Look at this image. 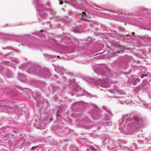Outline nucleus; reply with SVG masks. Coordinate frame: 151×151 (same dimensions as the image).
Wrapping results in <instances>:
<instances>
[{"label": "nucleus", "instance_id": "obj_10", "mask_svg": "<svg viewBox=\"0 0 151 151\" xmlns=\"http://www.w3.org/2000/svg\"><path fill=\"white\" fill-rule=\"evenodd\" d=\"M35 148V147H32V149H34V148Z\"/></svg>", "mask_w": 151, "mask_h": 151}, {"label": "nucleus", "instance_id": "obj_4", "mask_svg": "<svg viewBox=\"0 0 151 151\" xmlns=\"http://www.w3.org/2000/svg\"><path fill=\"white\" fill-rule=\"evenodd\" d=\"M142 83L145 85H147V81L145 80L143 81Z\"/></svg>", "mask_w": 151, "mask_h": 151}, {"label": "nucleus", "instance_id": "obj_11", "mask_svg": "<svg viewBox=\"0 0 151 151\" xmlns=\"http://www.w3.org/2000/svg\"><path fill=\"white\" fill-rule=\"evenodd\" d=\"M118 53H119V51H118Z\"/></svg>", "mask_w": 151, "mask_h": 151}, {"label": "nucleus", "instance_id": "obj_7", "mask_svg": "<svg viewBox=\"0 0 151 151\" xmlns=\"http://www.w3.org/2000/svg\"><path fill=\"white\" fill-rule=\"evenodd\" d=\"M82 13L85 15H86V13L85 12H82Z\"/></svg>", "mask_w": 151, "mask_h": 151}, {"label": "nucleus", "instance_id": "obj_9", "mask_svg": "<svg viewBox=\"0 0 151 151\" xmlns=\"http://www.w3.org/2000/svg\"><path fill=\"white\" fill-rule=\"evenodd\" d=\"M57 58H59L60 59H61V58L59 56V55H58V56H57Z\"/></svg>", "mask_w": 151, "mask_h": 151}, {"label": "nucleus", "instance_id": "obj_6", "mask_svg": "<svg viewBox=\"0 0 151 151\" xmlns=\"http://www.w3.org/2000/svg\"><path fill=\"white\" fill-rule=\"evenodd\" d=\"M59 3L60 5H62L63 4V2L62 1H60L59 0Z\"/></svg>", "mask_w": 151, "mask_h": 151}, {"label": "nucleus", "instance_id": "obj_5", "mask_svg": "<svg viewBox=\"0 0 151 151\" xmlns=\"http://www.w3.org/2000/svg\"><path fill=\"white\" fill-rule=\"evenodd\" d=\"M147 76V75H144V74H142L141 75V78H143L145 76Z\"/></svg>", "mask_w": 151, "mask_h": 151}, {"label": "nucleus", "instance_id": "obj_2", "mask_svg": "<svg viewBox=\"0 0 151 151\" xmlns=\"http://www.w3.org/2000/svg\"><path fill=\"white\" fill-rule=\"evenodd\" d=\"M116 47H120V48L121 49H122V50H123L124 47L123 45H119V44H117L115 46Z\"/></svg>", "mask_w": 151, "mask_h": 151}, {"label": "nucleus", "instance_id": "obj_3", "mask_svg": "<svg viewBox=\"0 0 151 151\" xmlns=\"http://www.w3.org/2000/svg\"><path fill=\"white\" fill-rule=\"evenodd\" d=\"M135 33L134 32H132L131 34H128L126 35V36L129 37H132L134 35Z\"/></svg>", "mask_w": 151, "mask_h": 151}, {"label": "nucleus", "instance_id": "obj_1", "mask_svg": "<svg viewBox=\"0 0 151 151\" xmlns=\"http://www.w3.org/2000/svg\"><path fill=\"white\" fill-rule=\"evenodd\" d=\"M133 118L134 121L136 122L138 124H141L142 122V120L141 118H139L137 116H134Z\"/></svg>", "mask_w": 151, "mask_h": 151}, {"label": "nucleus", "instance_id": "obj_8", "mask_svg": "<svg viewBox=\"0 0 151 151\" xmlns=\"http://www.w3.org/2000/svg\"><path fill=\"white\" fill-rule=\"evenodd\" d=\"M44 30H41L40 31V32H43V31H44Z\"/></svg>", "mask_w": 151, "mask_h": 151}]
</instances>
